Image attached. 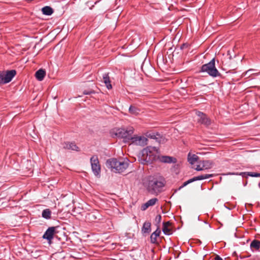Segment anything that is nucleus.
Wrapping results in <instances>:
<instances>
[{
    "mask_svg": "<svg viewBox=\"0 0 260 260\" xmlns=\"http://www.w3.org/2000/svg\"><path fill=\"white\" fill-rule=\"evenodd\" d=\"M188 183L187 182V181H185L183 183V184L178 188L179 190L181 189V188H182L183 187L186 186L187 185H188Z\"/></svg>",
    "mask_w": 260,
    "mask_h": 260,
    "instance_id": "2f4dec72",
    "label": "nucleus"
},
{
    "mask_svg": "<svg viewBox=\"0 0 260 260\" xmlns=\"http://www.w3.org/2000/svg\"><path fill=\"white\" fill-rule=\"evenodd\" d=\"M254 70H255L254 69H250L246 72V74L250 73L251 72V71H254Z\"/></svg>",
    "mask_w": 260,
    "mask_h": 260,
    "instance_id": "f704fd0d",
    "label": "nucleus"
},
{
    "mask_svg": "<svg viewBox=\"0 0 260 260\" xmlns=\"http://www.w3.org/2000/svg\"><path fill=\"white\" fill-rule=\"evenodd\" d=\"M251 73H252V74H254L255 73H253V71H251Z\"/></svg>",
    "mask_w": 260,
    "mask_h": 260,
    "instance_id": "4c0bfd02",
    "label": "nucleus"
},
{
    "mask_svg": "<svg viewBox=\"0 0 260 260\" xmlns=\"http://www.w3.org/2000/svg\"><path fill=\"white\" fill-rule=\"evenodd\" d=\"M251 73H252V74H254L255 73H253V71H251Z\"/></svg>",
    "mask_w": 260,
    "mask_h": 260,
    "instance_id": "e433bc0d",
    "label": "nucleus"
},
{
    "mask_svg": "<svg viewBox=\"0 0 260 260\" xmlns=\"http://www.w3.org/2000/svg\"><path fill=\"white\" fill-rule=\"evenodd\" d=\"M42 12L43 14L49 16L53 14V10L49 6H45L42 9Z\"/></svg>",
    "mask_w": 260,
    "mask_h": 260,
    "instance_id": "6ab92c4d",
    "label": "nucleus"
},
{
    "mask_svg": "<svg viewBox=\"0 0 260 260\" xmlns=\"http://www.w3.org/2000/svg\"><path fill=\"white\" fill-rule=\"evenodd\" d=\"M170 225V222L168 221L163 223L162 232L165 235H169L171 233V230L168 228Z\"/></svg>",
    "mask_w": 260,
    "mask_h": 260,
    "instance_id": "a211bd4d",
    "label": "nucleus"
},
{
    "mask_svg": "<svg viewBox=\"0 0 260 260\" xmlns=\"http://www.w3.org/2000/svg\"><path fill=\"white\" fill-rule=\"evenodd\" d=\"M103 80L108 89H110L112 88V85L111 84L110 77L108 73H105L103 75Z\"/></svg>",
    "mask_w": 260,
    "mask_h": 260,
    "instance_id": "4468645a",
    "label": "nucleus"
},
{
    "mask_svg": "<svg viewBox=\"0 0 260 260\" xmlns=\"http://www.w3.org/2000/svg\"><path fill=\"white\" fill-rule=\"evenodd\" d=\"M157 201V198H152L148 200L141 206V210L142 211L146 210L149 207L154 206Z\"/></svg>",
    "mask_w": 260,
    "mask_h": 260,
    "instance_id": "ddd939ff",
    "label": "nucleus"
},
{
    "mask_svg": "<svg viewBox=\"0 0 260 260\" xmlns=\"http://www.w3.org/2000/svg\"><path fill=\"white\" fill-rule=\"evenodd\" d=\"M194 169L198 171H202L204 170L203 168H202V164H200V161L198 162V165L194 166Z\"/></svg>",
    "mask_w": 260,
    "mask_h": 260,
    "instance_id": "bb28decb",
    "label": "nucleus"
},
{
    "mask_svg": "<svg viewBox=\"0 0 260 260\" xmlns=\"http://www.w3.org/2000/svg\"><path fill=\"white\" fill-rule=\"evenodd\" d=\"M188 184L191 183L194 181H196L194 177H193L191 179H189L188 180L186 181Z\"/></svg>",
    "mask_w": 260,
    "mask_h": 260,
    "instance_id": "473e14b6",
    "label": "nucleus"
},
{
    "mask_svg": "<svg viewBox=\"0 0 260 260\" xmlns=\"http://www.w3.org/2000/svg\"><path fill=\"white\" fill-rule=\"evenodd\" d=\"M63 147L68 150L79 151V148L76 145L74 142H66L63 144Z\"/></svg>",
    "mask_w": 260,
    "mask_h": 260,
    "instance_id": "9b49d317",
    "label": "nucleus"
},
{
    "mask_svg": "<svg viewBox=\"0 0 260 260\" xmlns=\"http://www.w3.org/2000/svg\"><path fill=\"white\" fill-rule=\"evenodd\" d=\"M55 227L51 226L45 232L43 236V238L47 239L49 241H51L53 238V236L55 234Z\"/></svg>",
    "mask_w": 260,
    "mask_h": 260,
    "instance_id": "9d476101",
    "label": "nucleus"
},
{
    "mask_svg": "<svg viewBox=\"0 0 260 260\" xmlns=\"http://www.w3.org/2000/svg\"><path fill=\"white\" fill-rule=\"evenodd\" d=\"M129 139H131L132 144L137 145L144 146L147 144V139L144 136H131Z\"/></svg>",
    "mask_w": 260,
    "mask_h": 260,
    "instance_id": "6e6552de",
    "label": "nucleus"
},
{
    "mask_svg": "<svg viewBox=\"0 0 260 260\" xmlns=\"http://www.w3.org/2000/svg\"><path fill=\"white\" fill-rule=\"evenodd\" d=\"M196 114L198 117V122L208 126L210 124V120L208 118L207 115L203 112L198 111L196 112Z\"/></svg>",
    "mask_w": 260,
    "mask_h": 260,
    "instance_id": "1a4fd4ad",
    "label": "nucleus"
},
{
    "mask_svg": "<svg viewBox=\"0 0 260 260\" xmlns=\"http://www.w3.org/2000/svg\"><path fill=\"white\" fill-rule=\"evenodd\" d=\"M213 177V174H203L198 176L194 177L196 181L208 179Z\"/></svg>",
    "mask_w": 260,
    "mask_h": 260,
    "instance_id": "5701e85b",
    "label": "nucleus"
},
{
    "mask_svg": "<svg viewBox=\"0 0 260 260\" xmlns=\"http://www.w3.org/2000/svg\"><path fill=\"white\" fill-rule=\"evenodd\" d=\"M84 93L85 94H89V92H84Z\"/></svg>",
    "mask_w": 260,
    "mask_h": 260,
    "instance_id": "c9c22d12",
    "label": "nucleus"
},
{
    "mask_svg": "<svg viewBox=\"0 0 260 260\" xmlns=\"http://www.w3.org/2000/svg\"><path fill=\"white\" fill-rule=\"evenodd\" d=\"M128 160H117L116 158L109 159L106 161V166L111 169L115 173H121L123 172L128 167Z\"/></svg>",
    "mask_w": 260,
    "mask_h": 260,
    "instance_id": "7ed1b4c3",
    "label": "nucleus"
},
{
    "mask_svg": "<svg viewBox=\"0 0 260 260\" xmlns=\"http://www.w3.org/2000/svg\"><path fill=\"white\" fill-rule=\"evenodd\" d=\"M45 75H46V72L45 70H44L43 69H39L38 71H37L36 72L35 76H36V78L39 81H42L44 78Z\"/></svg>",
    "mask_w": 260,
    "mask_h": 260,
    "instance_id": "dca6fc26",
    "label": "nucleus"
},
{
    "mask_svg": "<svg viewBox=\"0 0 260 260\" xmlns=\"http://www.w3.org/2000/svg\"><path fill=\"white\" fill-rule=\"evenodd\" d=\"M198 159L199 157L196 154L191 155L189 153L188 155V161L191 165L194 164V163L198 161Z\"/></svg>",
    "mask_w": 260,
    "mask_h": 260,
    "instance_id": "412c9836",
    "label": "nucleus"
},
{
    "mask_svg": "<svg viewBox=\"0 0 260 260\" xmlns=\"http://www.w3.org/2000/svg\"><path fill=\"white\" fill-rule=\"evenodd\" d=\"M157 237H157L156 235L152 233L150 236V242L153 244L156 243Z\"/></svg>",
    "mask_w": 260,
    "mask_h": 260,
    "instance_id": "393cba45",
    "label": "nucleus"
},
{
    "mask_svg": "<svg viewBox=\"0 0 260 260\" xmlns=\"http://www.w3.org/2000/svg\"><path fill=\"white\" fill-rule=\"evenodd\" d=\"M165 185V181L162 178L149 176L145 183L147 190L152 194H157L162 191Z\"/></svg>",
    "mask_w": 260,
    "mask_h": 260,
    "instance_id": "f257e3e1",
    "label": "nucleus"
},
{
    "mask_svg": "<svg viewBox=\"0 0 260 260\" xmlns=\"http://www.w3.org/2000/svg\"><path fill=\"white\" fill-rule=\"evenodd\" d=\"M151 223L150 222H145L142 228V232L144 233H149L151 231Z\"/></svg>",
    "mask_w": 260,
    "mask_h": 260,
    "instance_id": "f3484780",
    "label": "nucleus"
},
{
    "mask_svg": "<svg viewBox=\"0 0 260 260\" xmlns=\"http://www.w3.org/2000/svg\"><path fill=\"white\" fill-rule=\"evenodd\" d=\"M90 164L93 173L99 176L101 173V166L97 155H93L90 158Z\"/></svg>",
    "mask_w": 260,
    "mask_h": 260,
    "instance_id": "0eeeda50",
    "label": "nucleus"
},
{
    "mask_svg": "<svg viewBox=\"0 0 260 260\" xmlns=\"http://www.w3.org/2000/svg\"><path fill=\"white\" fill-rule=\"evenodd\" d=\"M247 176L253 177H260V173L255 172H247Z\"/></svg>",
    "mask_w": 260,
    "mask_h": 260,
    "instance_id": "a878e982",
    "label": "nucleus"
},
{
    "mask_svg": "<svg viewBox=\"0 0 260 260\" xmlns=\"http://www.w3.org/2000/svg\"><path fill=\"white\" fill-rule=\"evenodd\" d=\"M159 160L162 162L168 164H175L177 162V159L176 158L170 156H161Z\"/></svg>",
    "mask_w": 260,
    "mask_h": 260,
    "instance_id": "f8f14e48",
    "label": "nucleus"
},
{
    "mask_svg": "<svg viewBox=\"0 0 260 260\" xmlns=\"http://www.w3.org/2000/svg\"><path fill=\"white\" fill-rule=\"evenodd\" d=\"M16 74V72L14 70L8 71L6 72H0V84L10 82Z\"/></svg>",
    "mask_w": 260,
    "mask_h": 260,
    "instance_id": "423d86ee",
    "label": "nucleus"
},
{
    "mask_svg": "<svg viewBox=\"0 0 260 260\" xmlns=\"http://www.w3.org/2000/svg\"><path fill=\"white\" fill-rule=\"evenodd\" d=\"M250 248L252 249L258 250L260 248V241L257 240H253L250 243Z\"/></svg>",
    "mask_w": 260,
    "mask_h": 260,
    "instance_id": "aec40b11",
    "label": "nucleus"
},
{
    "mask_svg": "<svg viewBox=\"0 0 260 260\" xmlns=\"http://www.w3.org/2000/svg\"><path fill=\"white\" fill-rule=\"evenodd\" d=\"M215 60L213 58L210 62L203 64L201 69V72H206L212 77H217L221 76L220 73L215 67Z\"/></svg>",
    "mask_w": 260,
    "mask_h": 260,
    "instance_id": "39448f33",
    "label": "nucleus"
},
{
    "mask_svg": "<svg viewBox=\"0 0 260 260\" xmlns=\"http://www.w3.org/2000/svg\"><path fill=\"white\" fill-rule=\"evenodd\" d=\"M215 260H223L219 255H216Z\"/></svg>",
    "mask_w": 260,
    "mask_h": 260,
    "instance_id": "72a5a7b5",
    "label": "nucleus"
},
{
    "mask_svg": "<svg viewBox=\"0 0 260 260\" xmlns=\"http://www.w3.org/2000/svg\"><path fill=\"white\" fill-rule=\"evenodd\" d=\"M51 211L49 209H46L42 211V216L45 219H49L51 218Z\"/></svg>",
    "mask_w": 260,
    "mask_h": 260,
    "instance_id": "4be33fe9",
    "label": "nucleus"
},
{
    "mask_svg": "<svg viewBox=\"0 0 260 260\" xmlns=\"http://www.w3.org/2000/svg\"><path fill=\"white\" fill-rule=\"evenodd\" d=\"M200 164H202V168L204 169H209L213 166V162L211 160H200Z\"/></svg>",
    "mask_w": 260,
    "mask_h": 260,
    "instance_id": "2eb2a0df",
    "label": "nucleus"
},
{
    "mask_svg": "<svg viewBox=\"0 0 260 260\" xmlns=\"http://www.w3.org/2000/svg\"><path fill=\"white\" fill-rule=\"evenodd\" d=\"M161 220V216L160 215H157L155 219V221L157 224H159Z\"/></svg>",
    "mask_w": 260,
    "mask_h": 260,
    "instance_id": "c85d7f7f",
    "label": "nucleus"
},
{
    "mask_svg": "<svg viewBox=\"0 0 260 260\" xmlns=\"http://www.w3.org/2000/svg\"><path fill=\"white\" fill-rule=\"evenodd\" d=\"M232 175H240L242 176L243 177H245L246 175L247 176V172H241V173H231Z\"/></svg>",
    "mask_w": 260,
    "mask_h": 260,
    "instance_id": "cd10ccee",
    "label": "nucleus"
},
{
    "mask_svg": "<svg viewBox=\"0 0 260 260\" xmlns=\"http://www.w3.org/2000/svg\"><path fill=\"white\" fill-rule=\"evenodd\" d=\"M157 151V150L155 147L147 146L138 155V160L143 165L151 163L155 159Z\"/></svg>",
    "mask_w": 260,
    "mask_h": 260,
    "instance_id": "f03ea898",
    "label": "nucleus"
},
{
    "mask_svg": "<svg viewBox=\"0 0 260 260\" xmlns=\"http://www.w3.org/2000/svg\"><path fill=\"white\" fill-rule=\"evenodd\" d=\"M134 133L133 127L127 128L126 129L122 128H114L110 131V135L112 138H127L129 137Z\"/></svg>",
    "mask_w": 260,
    "mask_h": 260,
    "instance_id": "20e7f679",
    "label": "nucleus"
},
{
    "mask_svg": "<svg viewBox=\"0 0 260 260\" xmlns=\"http://www.w3.org/2000/svg\"><path fill=\"white\" fill-rule=\"evenodd\" d=\"M152 233L153 234H154L155 235H156L157 237H159L161 233V231L159 230V228H157V229L156 230V231Z\"/></svg>",
    "mask_w": 260,
    "mask_h": 260,
    "instance_id": "c756f323",
    "label": "nucleus"
},
{
    "mask_svg": "<svg viewBox=\"0 0 260 260\" xmlns=\"http://www.w3.org/2000/svg\"><path fill=\"white\" fill-rule=\"evenodd\" d=\"M140 110L134 106H131L129 108V112L134 115H137L139 113Z\"/></svg>",
    "mask_w": 260,
    "mask_h": 260,
    "instance_id": "b1692460",
    "label": "nucleus"
},
{
    "mask_svg": "<svg viewBox=\"0 0 260 260\" xmlns=\"http://www.w3.org/2000/svg\"><path fill=\"white\" fill-rule=\"evenodd\" d=\"M147 136L148 137H149V138H151V139H154L156 138V136H155V135H154V133H152V134H150H150H148V133H147Z\"/></svg>",
    "mask_w": 260,
    "mask_h": 260,
    "instance_id": "7c9ffc66",
    "label": "nucleus"
}]
</instances>
